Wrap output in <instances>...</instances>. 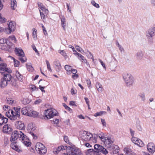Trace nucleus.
I'll return each mask as SVG.
<instances>
[{"label": "nucleus", "instance_id": "1", "mask_svg": "<svg viewBox=\"0 0 155 155\" xmlns=\"http://www.w3.org/2000/svg\"><path fill=\"white\" fill-rule=\"evenodd\" d=\"M24 134L20 131L15 130L11 134V137L10 138V140L11 142L13 141L11 144V147L12 149L16 151L20 152L22 151V149L19 147L16 142H14L18 138H19L21 140V138H26L24 137Z\"/></svg>", "mask_w": 155, "mask_h": 155}, {"label": "nucleus", "instance_id": "2", "mask_svg": "<svg viewBox=\"0 0 155 155\" xmlns=\"http://www.w3.org/2000/svg\"><path fill=\"white\" fill-rule=\"evenodd\" d=\"M155 35V26L152 27L150 28L146 33V35L148 39V43L152 44L153 42V38Z\"/></svg>", "mask_w": 155, "mask_h": 155}, {"label": "nucleus", "instance_id": "3", "mask_svg": "<svg viewBox=\"0 0 155 155\" xmlns=\"http://www.w3.org/2000/svg\"><path fill=\"white\" fill-rule=\"evenodd\" d=\"M123 77L127 86H129L132 85L134 82V78L131 74L125 73L123 74Z\"/></svg>", "mask_w": 155, "mask_h": 155}, {"label": "nucleus", "instance_id": "4", "mask_svg": "<svg viewBox=\"0 0 155 155\" xmlns=\"http://www.w3.org/2000/svg\"><path fill=\"white\" fill-rule=\"evenodd\" d=\"M99 137L102 141L104 142L106 146L107 147H110L114 141L113 138L109 136L105 137L104 136L100 137L99 136Z\"/></svg>", "mask_w": 155, "mask_h": 155}, {"label": "nucleus", "instance_id": "5", "mask_svg": "<svg viewBox=\"0 0 155 155\" xmlns=\"http://www.w3.org/2000/svg\"><path fill=\"white\" fill-rule=\"evenodd\" d=\"M80 136L82 140L88 141L92 138L93 135L87 131H82L80 132Z\"/></svg>", "mask_w": 155, "mask_h": 155}, {"label": "nucleus", "instance_id": "6", "mask_svg": "<svg viewBox=\"0 0 155 155\" xmlns=\"http://www.w3.org/2000/svg\"><path fill=\"white\" fill-rule=\"evenodd\" d=\"M35 149L40 154H45L47 152V150L45 146L40 143H37L36 144Z\"/></svg>", "mask_w": 155, "mask_h": 155}, {"label": "nucleus", "instance_id": "7", "mask_svg": "<svg viewBox=\"0 0 155 155\" xmlns=\"http://www.w3.org/2000/svg\"><path fill=\"white\" fill-rule=\"evenodd\" d=\"M44 114L45 116L47 118L50 119L51 118H53L54 116H56V111L54 109L51 108L47 109V110H45Z\"/></svg>", "mask_w": 155, "mask_h": 155}, {"label": "nucleus", "instance_id": "8", "mask_svg": "<svg viewBox=\"0 0 155 155\" xmlns=\"http://www.w3.org/2000/svg\"><path fill=\"white\" fill-rule=\"evenodd\" d=\"M0 44L3 45H1V49L2 50L8 51L11 50V47L10 45L7 44V40L5 39H1Z\"/></svg>", "mask_w": 155, "mask_h": 155}, {"label": "nucleus", "instance_id": "9", "mask_svg": "<svg viewBox=\"0 0 155 155\" xmlns=\"http://www.w3.org/2000/svg\"><path fill=\"white\" fill-rule=\"evenodd\" d=\"M71 150V153H64L65 155H80L81 153V150L79 149L75 146L70 147Z\"/></svg>", "mask_w": 155, "mask_h": 155}, {"label": "nucleus", "instance_id": "10", "mask_svg": "<svg viewBox=\"0 0 155 155\" xmlns=\"http://www.w3.org/2000/svg\"><path fill=\"white\" fill-rule=\"evenodd\" d=\"M6 64L2 62V60L0 58V73L4 72L5 71H8V72H11V70L9 68H6Z\"/></svg>", "mask_w": 155, "mask_h": 155}, {"label": "nucleus", "instance_id": "11", "mask_svg": "<svg viewBox=\"0 0 155 155\" xmlns=\"http://www.w3.org/2000/svg\"><path fill=\"white\" fill-rule=\"evenodd\" d=\"M27 129L28 130V132L33 137V138L34 139H36L37 138V137L35 135L34 133L31 131L34 130L35 128V126L32 123H30L29 124L27 127Z\"/></svg>", "mask_w": 155, "mask_h": 155}, {"label": "nucleus", "instance_id": "12", "mask_svg": "<svg viewBox=\"0 0 155 155\" xmlns=\"http://www.w3.org/2000/svg\"><path fill=\"white\" fill-rule=\"evenodd\" d=\"M11 116L10 117V119L13 121L19 120L20 118V115L14 112L13 110L11 111Z\"/></svg>", "mask_w": 155, "mask_h": 155}, {"label": "nucleus", "instance_id": "13", "mask_svg": "<svg viewBox=\"0 0 155 155\" xmlns=\"http://www.w3.org/2000/svg\"><path fill=\"white\" fill-rule=\"evenodd\" d=\"M8 72L7 71H5L3 73H1L4 75V78L8 82H9L12 79L11 75L10 74L12 72Z\"/></svg>", "mask_w": 155, "mask_h": 155}, {"label": "nucleus", "instance_id": "14", "mask_svg": "<svg viewBox=\"0 0 155 155\" xmlns=\"http://www.w3.org/2000/svg\"><path fill=\"white\" fill-rule=\"evenodd\" d=\"M147 149L150 153H153L155 151V146L154 143H149L147 145Z\"/></svg>", "mask_w": 155, "mask_h": 155}, {"label": "nucleus", "instance_id": "15", "mask_svg": "<svg viewBox=\"0 0 155 155\" xmlns=\"http://www.w3.org/2000/svg\"><path fill=\"white\" fill-rule=\"evenodd\" d=\"M124 151L126 154L134 155V153L132 150L128 146H127L124 148Z\"/></svg>", "mask_w": 155, "mask_h": 155}, {"label": "nucleus", "instance_id": "16", "mask_svg": "<svg viewBox=\"0 0 155 155\" xmlns=\"http://www.w3.org/2000/svg\"><path fill=\"white\" fill-rule=\"evenodd\" d=\"M15 125L17 129L19 130H23L25 128L24 123L21 121H18L16 122Z\"/></svg>", "mask_w": 155, "mask_h": 155}, {"label": "nucleus", "instance_id": "17", "mask_svg": "<svg viewBox=\"0 0 155 155\" xmlns=\"http://www.w3.org/2000/svg\"><path fill=\"white\" fill-rule=\"evenodd\" d=\"M74 54L75 55H77L78 59L82 62L85 63L87 64H88V63L87 62V60L83 55L78 53H74Z\"/></svg>", "mask_w": 155, "mask_h": 155}, {"label": "nucleus", "instance_id": "18", "mask_svg": "<svg viewBox=\"0 0 155 155\" xmlns=\"http://www.w3.org/2000/svg\"><path fill=\"white\" fill-rule=\"evenodd\" d=\"M24 137L26 138H21V140L22 142L26 146L28 147L31 145V143L28 141V138L26 135L24 134Z\"/></svg>", "mask_w": 155, "mask_h": 155}, {"label": "nucleus", "instance_id": "19", "mask_svg": "<svg viewBox=\"0 0 155 155\" xmlns=\"http://www.w3.org/2000/svg\"><path fill=\"white\" fill-rule=\"evenodd\" d=\"M15 51L16 53V54L20 57H23L25 55L23 51L20 48H15Z\"/></svg>", "mask_w": 155, "mask_h": 155}, {"label": "nucleus", "instance_id": "20", "mask_svg": "<svg viewBox=\"0 0 155 155\" xmlns=\"http://www.w3.org/2000/svg\"><path fill=\"white\" fill-rule=\"evenodd\" d=\"M143 56V53L141 51H139L137 52L135 55L136 58L138 60H141Z\"/></svg>", "mask_w": 155, "mask_h": 155}, {"label": "nucleus", "instance_id": "21", "mask_svg": "<svg viewBox=\"0 0 155 155\" xmlns=\"http://www.w3.org/2000/svg\"><path fill=\"white\" fill-rule=\"evenodd\" d=\"M8 120V119L5 117L2 114H0V125H2L3 124L6 123Z\"/></svg>", "mask_w": 155, "mask_h": 155}, {"label": "nucleus", "instance_id": "22", "mask_svg": "<svg viewBox=\"0 0 155 155\" xmlns=\"http://www.w3.org/2000/svg\"><path fill=\"white\" fill-rule=\"evenodd\" d=\"M54 64L56 66V71L59 72L61 69V67L59 61L58 60L55 61H54Z\"/></svg>", "mask_w": 155, "mask_h": 155}, {"label": "nucleus", "instance_id": "23", "mask_svg": "<svg viewBox=\"0 0 155 155\" xmlns=\"http://www.w3.org/2000/svg\"><path fill=\"white\" fill-rule=\"evenodd\" d=\"M11 128L9 125L7 124L4 125L3 127V131L6 133L10 132L11 130Z\"/></svg>", "mask_w": 155, "mask_h": 155}, {"label": "nucleus", "instance_id": "24", "mask_svg": "<svg viewBox=\"0 0 155 155\" xmlns=\"http://www.w3.org/2000/svg\"><path fill=\"white\" fill-rule=\"evenodd\" d=\"M39 116V114L38 112L33 110H30L29 111L28 115V116L31 117H37Z\"/></svg>", "mask_w": 155, "mask_h": 155}, {"label": "nucleus", "instance_id": "25", "mask_svg": "<svg viewBox=\"0 0 155 155\" xmlns=\"http://www.w3.org/2000/svg\"><path fill=\"white\" fill-rule=\"evenodd\" d=\"M8 82V81L5 80L4 78H2L0 83V87L2 88L4 87L7 85Z\"/></svg>", "mask_w": 155, "mask_h": 155}, {"label": "nucleus", "instance_id": "26", "mask_svg": "<svg viewBox=\"0 0 155 155\" xmlns=\"http://www.w3.org/2000/svg\"><path fill=\"white\" fill-rule=\"evenodd\" d=\"M96 87L99 92L101 93L102 92L103 88L102 85L99 82L97 83Z\"/></svg>", "mask_w": 155, "mask_h": 155}, {"label": "nucleus", "instance_id": "27", "mask_svg": "<svg viewBox=\"0 0 155 155\" xmlns=\"http://www.w3.org/2000/svg\"><path fill=\"white\" fill-rule=\"evenodd\" d=\"M60 17L61 19V21L62 26L64 30H65V28L66 25V24L65 22V17L64 16H61V17Z\"/></svg>", "mask_w": 155, "mask_h": 155}, {"label": "nucleus", "instance_id": "28", "mask_svg": "<svg viewBox=\"0 0 155 155\" xmlns=\"http://www.w3.org/2000/svg\"><path fill=\"white\" fill-rule=\"evenodd\" d=\"M26 66L28 70L29 71L32 72L33 71L34 69L31 63H28L26 64Z\"/></svg>", "mask_w": 155, "mask_h": 155}, {"label": "nucleus", "instance_id": "29", "mask_svg": "<svg viewBox=\"0 0 155 155\" xmlns=\"http://www.w3.org/2000/svg\"><path fill=\"white\" fill-rule=\"evenodd\" d=\"M15 75L19 81H22L23 76L18 71H16Z\"/></svg>", "mask_w": 155, "mask_h": 155}, {"label": "nucleus", "instance_id": "30", "mask_svg": "<svg viewBox=\"0 0 155 155\" xmlns=\"http://www.w3.org/2000/svg\"><path fill=\"white\" fill-rule=\"evenodd\" d=\"M29 111L27 109L26 107H24L21 109V113L22 114L28 116Z\"/></svg>", "mask_w": 155, "mask_h": 155}, {"label": "nucleus", "instance_id": "31", "mask_svg": "<svg viewBox=\"0 0 155 155\" xmlns=\"http://www.w3.org/2000/svg\"><path fill=\"white\" fill-rule=\"evenodd\" d=\"M38 6L40 8V10L42 12L45 13H48V11L47 9H46L45 8L41 5V3L38 4Z\"/></svg>", "mask_w": 155, "mask_h": 155}, {"label": "nucleus", "instance_id": "32", "mask_svg": "<svg viewBox=\"0 0 155 155\" xmlns=\"http://www.w3.org/2000/svg\"><path fill=\"white\" fill-rule=\"evenodd\" d=\"M11 5L12 8L15 10L17 7V2L15 0H11Z\"/></svg>", "mask_w": 155, "mask_h": 155}, {"label": "nucleus", "instance_id": "33", "mask_svg": "<svg viewBox=\"0 0 155 155\" xmlns=\"http://www.w3.org/2000/svg\"><path fill=\"white\" fill-rule=\"evenodd\" d=\"M112 148L113 150V154H115L118 153L119 147L117 145H114L112 147Z\"/></svg>", "mask_w": 155, "mask_h": 155}, {"label": "nucleus", "instance_id": "34", "mask_svg": "<svg viewBox=\"0 0 155 155\" xmlns=\"http://www.w3.org/2000/svg\"><path fill=\"white\" fill-rule=\"evenodd\" d=\"M94 149L96 152H99L102 148V146L99 144H95L94 146Z\"/></svg>", "mask_w": 155, "mask_h": 155}, {"label": "nucleus", "instance_id": "35", "mask_svg": "<svg viewBox=\"0 0 155 155\" xmlns=\"http://www.w3.org/2000/svg\"><path fill=\"white\" fill-rule=\"evenodd\" d=\"M8 28L10 29L11 31H14L15 27L12 22L9 23L8 24Z\"/></svg>", "mask_w": 155, "mask_h": 155}, {"label": "nucleus", "instance_id": "36", "mask_svg": "<svg viewBox=\"0 0 155 155\" xmlns=\"http://www.w3.org/2000/svg\"><path fill=\"white\" fill-rule=\"evenodd\" d=\"M135 144L140 147H142L144 145V144L143 142L141 140L139 139L137 140L136 142L135 143Z\"/></svg>", "mask_w": 155, "mask_h": 155}, {"label": "nucleus", "instance_id": "37", "mask_svg": "<svg viewBox=\"0 0 155 155\" xmlns=\"http://www.w3.org/2000/svg\"><path fill=\"white\" fill-rule=\"evenodd\" d=\"M14 109L15 110L14 112L18 114H20V112L21 111V108L19 107H14Z\"/></svg>", "mask_w": 155, "mask_h": 155}, {"label": "nucleus", "instance_id": "38", "mask_svg": "<svg viewBox=\"0 0 155 155\" xmlns=\"http://www.w3.org/2000/svg\"><path fill=\"white\" fill-rule=\"evenodd\" d=\"M64 140L66 143L69 144L70 145H71L72 144V143L69 141L68 138L67 136H64Z\"/></svg>", "mask_w": 155, "mask_h": 155}, {"label": "nucleus", "instance_id": "39", "mask_svg": "<svg viewBox=\"0 0 155 155\" xmlns=\"http://www.w3.org/2000/svg\"><path fill=\"white\" fill-rule=\"evenodd\" d=\"M99 152H101L104 155H106L108 153V151L103 147Z\"/></svg>", "mask_w": 155, "mask_h": 155}, {"label": "nucleus", "instance_id": "40", "mask_svg": "<svg viewBox=\"0 0 155 155\" xmlns=\"http://www.w3.org/2000/svg\"><path fill=\"white\" fill-rule=\"evenodd\" d=\"M14 101V100L11 98H7L6 100V103L9 104H12L13 103Z\"/></svg>", "mask_w": 155, "mask_h": 155}, {"label": "nucleus", "instance_id": "41", "mask_svg": "<svg viewBox=\"0 0 155 155\" xmlns=\"http://www.w3.org/2000/svg\"><path fill=\"white\" fill-rule=\"evenodd\" d=\"M10 57H11L14 60V65L15 67H18L20 64V62L16 60L14 58L11 56Z\"/></svg>", "mask_w": 155, "mask_h": 155}, {"label": "nucleus", "instance_id": "42", "mask_svg": "<svg viewBox=\"0 0 155 155\" xmlns=\"http://www.w3.org/2000/svg\"><path fill=\"white\" fill-rule=\"evenodd\" d=\"M58 52L65 58L67 57V55L65 52L63 50H59Z\"/></svg>", "mask_w": 155, "mask_h": 155}, {"label": "nucleus", "instance_id": "43", "mask_svg": "<svg viewBox=\"0 0 155 155\" xmlns=\"http://www.w3.org/2000/svg\"><path fill=\"white\" fill-rule=\"evenodd\" d=\"M46 64L47 65V68L48 69V70L50 72H52V70H51V67L50 64L49 62V61L47 60H46Z\"/></svg>", "mask_w": 155, "mask_h": 155}, {"label": "nucleus", "instance_id": "44", "mask_svg": "<svg viewBox=\"0 0 155 155\" xmlns=\"http://www.w3.org/2000/svg\"><path fill=\"white\" fill-rule=\"evenodd\" d=\"M19 59L22 63L26 62L27 61V59L24 56L23 57H20L19 58Z\"/></svg>", "mask_w": 155, "mask_h": 155}, {"label": "nucleus", "instance_id": "45", "mask_svg": "<svg viewBox=\"0 0 155 155\" xmlns=\"http://www.w3.org/2000/svg\"><path fill=\"white\" fill-rule=\"evenodd\" d=\"M139 96L141 98L142 101H144L145 100V97L144 93H140L139 94Z\"/></svg>", "mask_w": 155, "mask_h": 155}, {"label": "nucleus", "instance_id": "46", "mask_svg": "<svg viewBox=\"0 0 155 155\" xmlns=\"http://www.w3.org/2000/svg\"><path fill=\"white\" fill-rule=\"evenodd\" d=\"M104 113H106V112L104 111H101L99 112H97L94 114V116L96 117L101 116Z\"/></svg>", "mask_w": 155, "mask_h": 155}, {"label": "nucleus", "instance_id": "47", "mask_svg": "<svg viewBox=\"0 0 155 155\" xmlns=\"http://www.w3.org/2000/svg\"><path fill=\"white\" fill-rule=\"evenodd\" d=\"M31 102V100L28 98L24 99L23 101V103L25 105L28 104Z\"/></svg>", "mask_w": 155, "mask_h": 155}, {"label": "nucleus", "instance_id": "48", "mask_svg": "<svg viewBox=\"0 0 155 155\" xmlns=\"http://www.w3.org/2000/svg\"><path fill=\"white\" fill-rule=\"evenodd\" d=\"M12 110H9L8 112H6L5 113V115L8 117L10 119V117L11 116V111Z\"/></svg>", "mask_w": 155, "mask_h": 155}, {"label": "nucleus", "instance_id": "49", "mask_svg": "<svg viewBox=\"0 0 155 155\" xmlns=\"http://www.w3.org/2000/svg\"><path fill=\"white\" fill-rule=\"evenodd\" d=\"M64 68L67 71H69L71 70L72 68L71 66L69 65H66L65 66Z\"/></svg>", "mask_w": 155, "mask_h": 155}, {"label": "nucleus", "instance_id": "50", "mask_svg": "<svg viewBox=\"0 0 155 155\" xmlns=\"http://www.w3.org/2000/svg\"><path fill=\"white\" fill-rule=\"evenodd\" d=\"M91 4L97 8H100L99 5L96 3L94 1H91Z\"/></svg>", "mask_w": 155, "mask_h": 155}, {"label": "nucleus", "instance_id": "51", "mask_svg": "<svg viewBox=\"0 0 155 155\" xmlns=\"http://www.w3.org/2000/svg\"><path fill=\"white\" fill-rule=\"evenodd\" d=\"M30 88L31 90L32 91H38V88H37L36 86L34 85H31V87H30Z\"/></svg>", "mask_w": 155, "mask_h": 155}, {"label": "nucleus", "instance_id": "52", "mask_svg": "<svg viewBox=\"0 0 155 155\" xmlns=\"http://www.w3.org/2000/svg\"><path fill=\"white\" fill-rule=\"evenodd\" d=\"M6 21V19L5 18L2 17L1 15L0 14V22L1 23H4Z\"/></svg>", "mask_w": 155, "mask_h": 155}, {"label": "nucleus", "instance_id": "53", "mask_svg": "<svg viewBox=\"0 0 155 155\" xmlns=\"http://www.w3.org/2000/svg\"><path fill=\"white\" fill-rule=\"evenodd\" d=\"M93 151H94L93 149H90L88 150L85 153L86 155H91V153Z\"/></svg>", "mask_w": 155, "mask_h": 155}, {"label": "nucleus", "instance_id": "54", "mask_svg": "<svg viewBox=\"0 0 155 155\" xmlns=\"http://www.w3.org/2000/svg\"><path fill=\"white\" fill-rule=\"evenodd\" d=\"M40 14L41 16V18L43 20H44L45 19V13H43V12H42L41 10H39Z\"/></svg>", "mask_w": 155, "mask_h": 155}, {"label": "nucleus", "instance_id": "55", "mask_svg": "<svg viewBox=\"0 0 155 155\" xmlns=\"http://www.w3.org/2000/svg\"><path fill=\"white\" fill-rule=\"evenodd\" d=\"M4 31L6 33L8 34H10L12 32V31H10V29L9 28H5V30L4 29Z\"/></svg>", "mask_w": 155, "mask_h": 155}, {"label": "nucleus", "instance_id": "56", "mask_svg": "<svg viewBox=\"0 0 155 155\" xmlns=\"http://www.w3.org/2000/svg\"><path fill=\"white\" fill-rule=\"evenodd\" d=\"M11 84L13 86H16V83L15 79H12L11 80Z\"/></svg>", "mask_w": 155, "mask_h": 155}, {"label": "nucleus", "instance_id": "57", "mask_svg": "<svg viewBox=\"0 0 155 155\" xmlns=\"http://www.w3.org/2000/svg\"><path fill=\"white\" fill-rule=\"evenodd\" d=\"M63 106L65 108L69 111H71L72 110L69 107H68L66 104L65 103H63Z\"/></svg>", "mask_w": 155, "mask_h": 155}, {"label": "nucleus", "instance_id": "58", "mask_svg": "<svg viewBox=\"0 0 155 155\" xmlns=\"http://www.w3.org/2000/svg\"><path fill=\"white\" fill-rule=\"evenodd\" d=\"M101 122L102 123V124L103 126L104 127H106V122L105 120L103 119H101Z\"/></svg>", "mask_w": 155, "mask_h": 155}, {"label": "nucleus", "instance_id": "59", "mask_svg": "<svg viewBox=\"0 0 155 155\" xmlns=\"http://www.w3.org/2000/svg\"><path fill=\"white\" fill-rule=\"evenodd\" d=\"M10 108V107L9 106L6 105H4L3 107V109L4 110H7L9 109Z\"/></svg>", "mask_w": 155, "mask_h": 155}, {"label": "nucleus", "instance_id": "60", "mask_svg": "<svg viewBox=\"0 0 155 155\" xmlns=\"http://www.w3.org/2000/svg\"><path fill=\"white\" fill-rule=\"evenodd\" d=\"M138 139L137 138L133 137L131 138V140L133 143L135 144V143L136 142Z\"/></svg>", "mask_w": 155, "mask_h": 155}, {"label": "nucleus", "instance_id": "61", "mask_svg": "<svg viewBox=\"0 0 155 155\" xmlns=\"http://www.w3.org/2000/svg\"><path fill=\"white\" fill-rule=\"evenodd\" d=\"M9 38L10 39L14 41V42H15L16 41V38L14 36H11L9 37Z\"/></svg>", "mask_w": 155, "mask_h": 155}, {"label": "nucleus", "instance_id": "62", "mask_svg": "<svg viewBox=\"0 0 155 155\" xmlns=\"http://www.w3.org/2000/svg\"><path fill=\"white\" fill-rule=\"evenodd\" d=\"M99 136H98L96 135L94 137H92V138L93 139L92 142L94 143H96L97 142V137H99Z\"/></svg>", "mask_w": 155, "mask_h": 155}, {"label": "nucleus", "instance_id": "63", "mask_svg": "<svg viewBox=\"0 0 155 155\" xmlns=\"http://www.w3.org/2000/svg\"><path fill=\"white\" fill-rule=\"evenodd\" d=\"M37 30L34 29L33 32V37L34 38L36 37L37 36Z\"/></svg>", "mask_w": 155, "mask_h": 155}, {"label": "nucleus", "instance_id": "64", "mask_svg": "<svg viewBox=\"0 0 155 155\" xmlns=\"http://www.w3.org/2000/svg\"><path fill=\"white\" fill-rule=\"evenodd\" d=\"M31 47H32V48L33 49V50L35 51L36 52V53L39 54L38 51L36 48L35 46L34 45H31Z\"/></svg>", "mask_w": 155, "mask_h": 155}]
</instances>
